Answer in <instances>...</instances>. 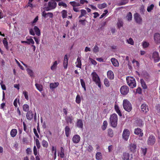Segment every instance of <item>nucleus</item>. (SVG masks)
Wrapping results in <instances>:
<instances>
[{
  "mask_svg": "<svg viewBox=\"0 0 160 160\" xmlns=\"http://www.w3.org/2000/svg\"><path fill=\"white\" fill-rule=\"evenodd\" d=\"M23 94L24 95L25 98L27 100H28V92L26 91H24L23 92Z\"/></svg>",
  "mask_w": 160,
  "mask_h": 160,
  "instance_id": "58",
  "label": "nucleus"
},
{
  "mask_svg": "<svg viewBox=\"0 0 160 160\" xmlns=\"http://www.w3.org/2000/svg\"><path fill=\"white\" fill-rule=\"evenodd\" d=\"M59 154L60 158H62L64 157L65 156L64 153V149L62 147H61L60 148V152Z\"/></svg>",
  "mask_w": 160,
  "mask_h": 160,
  "instance_id": "37",
  "label": "nucleus"
},
{
  "mask_svg": "<svg viewBox=\"0 0 160 160\" xmlns=\"http://www.w3.org/2000/svg\"><path fill=\"white\" fill-rule=\"evenodd\" d=\"M34 114L32 111L30 110L28 111L26 114V117L28 120H31L33 117Z\"/></svg>",
  "mask_w": 160,
  "mask_h": 160,
  "instance_id": "13",
  "label": "nucleus"
},
{
  "mask_svg": "<svg viewBox=\"0 0 160 160\" xmlns=\"http://www.w3.org/2000/svg\"><path fill=\"white\" fill-rule=\"evenodd\" d=\"M29 107L28 105L27 104H24L23 106V109L24 111L25 112H28L29 111Z\"/></svg>",
  "mask_w": 160,
  "mask_h": 160,
  "instance_id": "40",
  "label": "nucleus"
},
{
  "mask_svg": "<svg viewBox=\"0 0 160 160\" xmlns=\"http://www.w3.org/2000/svg\"><path fill=\"white\" fill-rule=\"evenodd\" d=\"M130 132L127 129H124L122 133V138L125 141H127L130 136Z\"/></svg>",
  "mask_w": 160,
  "mask_h": 160,
  "instance_id": "6",
  "label": "nucleus"
},
{
  "mask_svg": "<svg viewBox=\"0 0 160 160\" xmlns=\"http://www.w3.org/2000/svg\"><path fill=\"white\" fill-rule=\"evenodd\" d=\"M68 64V59L67 55H65L64 57L63 61V66L64 68L66 69L67 68Z\"/></svg>",
  "mask_w": 160,
  "mask_h": 160,
  "instance_id": "19",
  "label": "nucleus"
},
{
  "mask_svg": "<svg viewBox=\"0 0 160 160\" xmlns=\"http://www.w3.org/2000/svg\"><path fill=\"white\" fill-rule=\"evenodd\" d=\"M96 158L97 160H101L102 159V154L100 152H98L96 155Z\"/></svg>",
  "mask_w": 160,
  "mask_h": 160,
  "instance_id": "38",
  "label": "nucleus"
},
{
  "mask_svg": "<svg viewBox=\"0 0 160 160\" xmlns=\"http://www.w3.org/2000/svg\"><path fill=\"white\" fill-rule=\"evenodd\" d=\"M42 16L45 18H47L48 16L50 18H52L53 14L52 12H50L46 13L45 11H43L42 12Z\"/></svg>",
  "mask_w": 160,
  "mask_h": 160,
  "instance_id": "17",
  "label": "nucleus"
},
{
  "mask_svg": "<svg viewBox=\"0 0 160 160\" xmlns=\"http://www.w3.org/2000/svg\"><path fill=\"white\" fill-rule=\"evenodd\" d=\"M107 4L104 3L102 4H99L98 5V8L100 9H102L104 8L107 7Z\"/></svg>",
  "mask_w": 160,
  "mask_h": 160,
  "instance_id": "36",
  "label": "nucleus"
},
{
  "mask_svg": "<svg viewBox=\"0 0 160 160\" xmlns=\"http://www.w3.org/2000/svg\"><path fill=\"white\" fill-rule=\"evenodd\" d=\"M152 59L153 60L154 62L155 63L158 62L160 61V57L158 52H154L153 53Z\"/></svg>",
  "mask_w": 160,
  "mask_h": 160,
  "instance_id": "7",
  "label": "nucleus"
},
{
  "mask_svg": "<svg viewBox=\"0 0 160 160\" xmlns=\"http://www.w3.org/2000/svg\"><path fill=\"white\" fill-rule=\"evenodd\" d=\"M81 59V58H80L78 57L77 58V61L75 63L76 64V66L77 67L81 68L82 63Z\"/></svg>",
  "mask_w": 160,
  "mask_h": 160,
  "instance_id": "20",
  "label": "nucleus"
},
{
  "mask_svg": "<svg viewBox=\"0 0 160 160\" xmlns=\"http://www.w3.org/2000/svg\"><path fill=\"white\" fill-rule=\"evenodd\" d=\"M73 118L72 116L68 117L66 119V120L67 123H70L71 124L73 120Z\"/></svg>",
  "mask_w": 160,
  "mask_h": 160,
  "instance_id": "34",
  "label": "nucleus"
},
{
  "mask_svg": "<svg viewBox=\"0 0 160 160\" xmlns=\"http://www.w3.org/2000/svg\"><path fill=\"white\" fill-rule=\"evenodd\" d=\"M17 102H18L19 104L20 103V101L19 99L18 100H17V98H16L13 102V105L15 107H18Z\"/></svg>",
  "mask_w": 160,
  "mask_h": 160,
  "instance_id": "55",
  "label": "nucleus"
},
{
  "mask_svg": "<svg viewBox=\"0 0 160 160\" xmlns=\"http://www.w3.org/2000/svg\"><path fill=\"white\" fill-rule=\"evenodd\" d=\"M120 92L121 94L125 95L127 94L129 91V89L128 86L123 85L120 88Z\"/></svg>",
  "mask_w": 160,
  "mask_h": 160,
  "instance_id": "5",
  "label": "nucleus"
},
{
  "mask_svg": "<svg viewBox=\"0 0 160 160\" xmlns=\"http://www.w3.org/2000/svg\"><path fill=\"white\" fill-rule=\"evenodd\" d=\"M118 118L117 115L114 113L111 115L109 119L111 126L113 128H116L118 124Z\"/></svg>",
  "mask_w": 160,
  "mask_h": 160,
  "instance_id": "1",
  "label": "nucleus"
},
{
  "mask_svg": "<svg viewBox=\"0 0 160 160\" xmlns=\"http://www.w3.org/2000/svg\"><path fill=\"white\" fill-rule=\"evenodd\" d=\"M80 11L81 14L83 16H84L87 13L86 11L84 9H82L80 10Z\"/></svg>",
  "mask_w": 160,
  "mask_h": 160,
  "instance_id": "64",
  "label": "nucleus"
},
{
  "mask_svg": "<svg viewBox=\"0 0 160 160\" xmlns=\"http://www.w3.org/2000/svg\"><path fill=\"white\" fill-rule=\"evenodd\" d=\"M141 109L142 111L146 113L149 111L148 106L145 104H142L141 106Z\"/></svg>",
  "mask_w": 160,
  "mask_h": 160,
  "instance_id": "12",
  "label": "nucleus"
},
{
  "mask_svg": "<svg viewBox=\"0 0 160 160\" xmlns=\"http://www.w3.org/2000/svg\"><path fill=\"white\" fill-rule=\"evenodd\" d=\"M89 59L92 64L94 65H96V64H97V62L95 60L90 58H89Z\"/></svg>",
  "mask_w": 160,
  "mask_h": 160,
  "instance_id": "59",
  "label": "nucleus"
},
{
  "mask_svg": "<svg viewBox=\"0 0 160 160\" xmlns=\"http://www.w3.org/2000/svg\"><path fill=\"white\" fill-rule=\"evenodd\" d=\"M33 132L36 137L37 138H39V135L38 134L37 131L36 129L34 128H33Z\"/></svg>",
  "mask_w": 160,
  "mask_h": 160,
  "instance_id": "62",
  "label": "nucleus"
},
{
  "mask_svg": "<svg viewBox=\"0 0 160 160\" xmlns=\"http://www.w3.org/2000/svg\"><path fill=\"white\" fill-rule=\"evenodd\" d=\"M134 18L136 22L138 24H140L142 22V18L140 15L138 13L134 14Z\"/></svg>",
  "mask_w": 160,
  "mask_h": 160,
  "instance_id": "8",
  "label": "nucleus"
},
{
  "mask_svg": "<svg viewBox=\"0 0 160 160\" xmlns=\"http://www.w3.org/2000/svg\"><path fill=\"white\" fill-rule=\"evenodd\" d=\"M142 153L144 155H145L147 152V148H141Z\"/></svg>",
  "mask_w": 160,
  "mask_h": 160,
  "instance_id": "61",
  "label": "nucleus"
},
{
  "mask_svg": "<svg viewBox=\"0 0 160 160\" xmlns=\"http://www.w3.org/2000/svg\"><path fill=\"white\" fill-rule=\"evenodd\" d=\"M123 24V22L122 20H118V22L117 23V26L119 28H120L121 27H122Z\"/></svg>",
  "mask_w": 160,
  "mask_h": 160,
  "instance_id": "47",
  "label": "nucleus"
},
{
  "mask_svg": "<svg viewBox=\"0 0 160 160\" xmlns=\"http://www.w3.org/2000/svg\"><path fill=\"white\" fill-rule=\"evenodd\" d=\"M59 85L58 82L51 83L50 84V88L51 89H52L57 88Z\"/></svg>",
  "mask_w": 160,
  "mask_h": 160,
  "instance_id": "27",
  "label": "nucleus"
},
{
  "mask_svg": "<svg viewBox=\"0 0 160 160\" xmlns=\"http://www.w3.org/2000/svg\"><path fill=\"white\" fill-rule=\"evenodd\" d=\"M111 60L112 64L114 67H116L119 66V62L116 59L114 58H112Z\"/></svg>",
  "mask_w": 160,
  "mask_h": 160,
  "instance_id": "18",
  "label": "nucleus"
},
{
  "mask_svg": "<svg viewBox=\"0 0 160 160\" xmlns=\"http://www.w3.org/2000/svg\"><path fill=\"white\" fill-rule=\"evenodd\" d=\"M140 82L142 87L144 89H147V87L144 80L143 79H141L140 80Z\"/></svg>",
  "mask_w": 160,
  "mask_h": 160,
  "instance_id": "31",
  "label": "nucleus"
},
{
  "mask_svg": "<svg viewBox=\"0 0 160 160\" xmlns=\"http://www.w3.org/2000/svg\"><path fill=\"white\" fill-rule=\"evenodd\" d=\"M81 138L79 135L78 134L74 135L72 138V141L74 143H78L79 142Z\"/></svg>",
  "mask_w": 160,
  "mask_h": 160,
  "instance_id": "11",
  "label": "nucleus"
},
{
  "mask_svg": "<svg viewBox=\"0 0 160 160\" xmlns=\"http://www.w3.org/2000/svg\"><path fill=\"white\" fill-rule=\"evenodd\" d=\"M123 107L125 110L130 112L132 109V106L130 102L127 99H124L123 102Z\"/></svg>",
  "mask_w": 160,
  "mask_h": 160,
  "instance_id": "3",
  "label": "nucleus"
},
{
  "mask_svg": "<svg viewBox=\"0 0 160 160\" xmlns=\"http://www.w3.org/2000/svg\"><path fill=\"white\" fill-rule=\"evenodd\" d=\"M114 108L116 112L118 114V115L120 117L122 116V114L119 109L118 106L117 105H115L114 106Z\"/></svg>",
  "mask_w": 160,
  "mask_h": 160,
  "instance_id": "26",
  "label": "nucleus"
},
{
  "mask_svg": "<svg viewBox=\"0 0 160 160\" xmlns=\"http://www.w3.org/2000/svg\"><path fill=\"white\" fill-rule=\"evenodd\" d=\"M108 126V122L107 121H104L103 122V125L102 126V129L103 130H105Z\"/></svg>",
  "mask_w": 160,
  "mask_h": 160,
  "instance_id": "35",
  "label": "nucleus"
},
{
  "mask_svg": "<svg viewBox=\"0 0 160 160\" xmlns=\"http://www.w3.org/2000/svg\"><path fill=\"white\" fill-rule=\"evenodd\" d=\"M35 86L37 88L39 91H41L42 90V86L38 83H36Z\"/></svg>",
  "mask_w": 160,
  "mask_h": 160,
  "instance_id": "43",
  "label": "nucleus"
},
{
  "mask_svg": "<svg viewBox=\"0 0 160 160\" xmlns=\"http://www.w3.org/2000/svg\"><path fill=\"white\" fill-rule=\"evenodd\" d=\"M58 63L57 61H55L53 63V64L51 66V69L52 70H54L57 68Z\"/></svg>",
  "mask_w": 160,
  "mask_h": 160,
  "instance_id": "41",
  "label": "nucleus"
},
{
  "mask_svg": "<svg viewBox=\"0 0 160 160\" xmlns=\"http://www.w3.org/2000/svg\"><path fill=\"white\" fill-rule=\"evenodd\" d=\"M156 112L157 114L160 116V104H158L155 106Z\"/></svg>",
  "mask_w": 160,
  "mask_h": 160,
  "instance_id": "29",
  "label": "nucleus"
},
{
  "mask_svg": "<svg viewBox=\"0 0 160 160\" xmlns=\"http://www.w3.org/2000/svg\"><path fill=\"white\" fill-rule=\"evenodd\" d=\"M42 145L43 147L45 148H47L48 146V143L47 141L43 140L42 142Z\"/></svg>",
  "mask_w": 160,
  "mask_h": 160,
  "instance_id": "50",
  "label": "nucleus"
},
{
  "mask_svg": "<svg viewBox=\"0 0 160 160\" xmlns=\"http://www.w3.org/2000/svg\"><path fill=\"white\" fill-rule=\"evenodd\" d=\"M122 158L123 160H131L132 157L129 154L126 152L123 153Z\"/></svg>",
  "mask_w": 160,
  "mask_h": 160,
  "instance_id": "9",
  "label": "nucleus"
},
{
  "mask_svg": "<svg viewBox=\"0 0 160 160\" xmlns=\"http://www.w3.org/2000/svg\"><path fill=\"white\" fill-rule=\"evenodd\" d=\"M27 37L26 38V39L27 40V44H34V42L32 38L30 39H27Z\"/></svg>",
  "mask_w": 160,
  "mask_h": 160,
  "instance_id": "46",
  "label": "nucleus"
},
{
  "mask_svg": "<svg viewBox=\"0 0 160 160\" xmlns=\"http://www.w3.org/2000/svg\"><path fill=\"white\" fill-rule=\"evenodd\" d=\"M70 5L73 7H79L80 6V4L78 2H77L75 1H71L69 2Z\"/></svg>",
  "mask_w": 160,
  "mask_h": 160,
  "instance_id": "30",
  "label": "nucleus"
},
{
  "mask_svg": "<svg viewBox=\"0 0 160 160\" xmlns=\"http://www.w3.org/2000/svg\"><path fill=\"white\" fill-rule=\"evenodd\" d=\"M62 14V17L63 18H65L67 17V11L65 10H63L61 12Z\"/></svg>",
  "mask_w": 160,
  "mask_h": 160,
  "instance_id": "32",
  "label": "nucleus"
},
{
  "mask_svg": "<svg viewBox=\"0 0 160 160\" xmlns=\"http://www.w3.org/2000/svg\"><path fill=\"white\" fill-rule=\"evenodd\" d=\"M77 127L79 128H82L83 126V123L81 119L78 120L77 122Z\"/></svg>",
  "mask_w": 160,
  "mask_h": 160,
  "instance_id": "23",
  "label": "nucleus"
},
{
  "mask_svg": "<svg viewBox=\"0 0 160 160\" xmlns=\"http://www.w3.org/2000/svg\"><path fill=\"white\" fill-rule=\"evenodd\" d=\"M93 149V148L90 145H89L87 148V150L89 152H91L92 151Z\"/></svg>",
  "mask_w": 160,
  "mask_h": 160,
  "instance_id": "63",
  "label": "nucleus"
},
{
  "mask_svg": "<svg viewBox=\"0 0 160 160\" xmlns=\"http://www.w3.org/2000/svg\"><path fill=\"white\" fill-rule=\"evenodd\" d=\"M126 17L127 18V20L128 21H131L132 19V13L130 12H128L127 14Z\"/></svg>",
  "mask_w": 160,
  "mask_h": 160,
  "instance_id": "42",
  "label": "nucleus"
},
{
  "mask_svg": "<svg viewBox=\"0 0 160 160\" xmlns=\"http://www.w3.org/2000/svg\"><path fill=\"white\" fill-rule=\"evenodd\" d=\"M135 134L139 135V136L142 137L143 136L142 131L140 128H137L134 130Z\"/></svg>",
  "mask_w": 160,
  "mask_h": 160,
  "instance_id": "14",
  "label": "nucleus"
},
{
  "mask_svg": "<svg viewBox=\"0 0 160 160\" xmlns=\"http://www.w3.org/2000/svg\"><path fill=\"white\" fill-rule=\"evenodd\" d=\"M142 92V90L141 88H138L136 91V93H138L139 94H141Z\"/></svg>",
  "mask_w": 160,
  "mask_h": 160,
  "instance_id": "60",
  "label": "nucleus"
},
{
  "mask_svg": "<svg viewBox=\"0 0 160 160\" xmlns=\"http://www.w3.org/2000/svg\"><path fill=\"white\" fill-rule=\"evenodd\" d=\"M108 78L110 80L114 79V76L113 72L111 70H109L107 72Z\"/></svg>",
  "mask_w": 160,
  "mask_h": 160,
  "instance_id": "15",
  "label": "nucleus"
},
{
  "mask_svg": "<svg viewBox=\"0 0 160 160\" xmlns=\"http://www.w3.org/2000/svg\"><path fill=\"white\" fill-rule=\"evenodd\" d=\"M99 48L98 47L97 45H95L93 49V52L95 53H96L99 51Z\"/></svg>",
  "mask_w": 160,
  "mask_h": 160,
  "instance_id": "52",
  "label": "nucleus"
},
{
  "mask_svg": "<svg viewBox=\"0 0 160 160\" xmlns=\"http://www.w3.org/2000/svg\"><path fill=\"white\" fill-rule=\"evenodd\" d=\"M65 135L67 137H68L70 134V129L68 126H66L65 128Z\"/></svg>",
  "mask_w": 160,
  "mask_h": 160,
  "instance_id": "21",
  "label": "nucleus"
},
{
  "mask_svg": "<svg viewBox=\"0 0 160 160\" xmlns=\"http://www.w3.org/2000/svg\"><path fill=\"white\" fill-rule=\"evenodd\" d=\"M127 83L131 88H133L136 86V83L135 78L131 77H128L126 78Z\"/></svg>",
  "mask_w": 160,
  "mask_h": 160,
  "instance_id": "2",
  "label": "nucleus"
},
{
  "mask_svg": "<svg viewBox=\"0 0 160 160\" xmlns=\"http://www.w3.org/2000/svg\"><path fill=\"white\" fill-rule=\"evenodd\" d=\"M28 74L30 75L31 77L33 76V72L32 70L29 68H28L26 69Z\"/></svg>",
  "mask_w": 160,
  "mask_h": 160,
  "instance_id": "51",
  "label": "nucleus"
},
{
  "mask_svg": "<svg viewBox=\"0 0 160 160\" xmlns=\"http://www.w3.org/2000/svg\"><path fill=\"white\" fill-rule=\"evenodd\" d=\"M153 37L155 42L156 44L160 43V34L156 33L154 34Z\"/></svg>",
  "mask_w": 160,
  "mask_h": 160,
  "instance_id": "10",
  "label": "nucleus"
},
{
  "mask_svg": "<svg viewBox=\"0 0 160 160\" xmlns=\"http://www.w3.org/2000/svg\"><path fill=\"white\" fill-rule=\"evenodd\" d=\"M17 133V130L16 129H12L10 132V135L13 138L16 136Z\"/></svg>",
  "mask_w": 160,
  "mask_h": 160,
  "instance_id": "25",
  "label": "nucleus"
},
{
  "mask_svg": "<svg viewBox=\"0 0 160 160\" xmlns=\"http://www.w3.org/2000/svg\"><path fill=\"white\" fill-rule=\"evenodd\" d=\"M156 141L155 137L151 135V145H152L154 144Z\"/></svg>",
  "mask_w": 160,
  "mask_h": 160,
  "instance_id": "44",
  "label": "nucleus"
},
{
  "mask_svg": "<svg viewBox=\"0 0 160 160\" xmlns=\"http://www.w3.org/2000/svg\"><path fill=\"white\" fill-rule=\"evenodd\" d=\"M2 42L5 48L7 50L9 49V48L8 45V42L6 38H4L2 40Z\"/></svg>",
  "mask_w": 160,
  "mask_h": 160,
  "instance_id": "24",
  "label": "nucleus"
},
{
  "mask_svg": "<svg viewBox=\"0 0 160 160\" xmlns=\"http://www.w3.org/2000/svg\"><path fill=\"white\" fill-rule=\"evenodd\" d=\"M149 45V43L146 41H143L142 43V46L143 48H147Z\"/></svg>",
  "mask_w": 160,
  "mask_h": 160,
  "instance_id": "53",
  "label": "nucleus"
},
{
  "mask_svg": "<svg viewBox=\"0 0 160 160\" xmlns=\"http://www.w3.org/2000/svg\"><path fill=\"white\" fill-rule=\"evenodd\" d=\"M128 2V0H121L118 3V6H121L126 4Z\"/></svg>",
  "mask_w": 160,
  "mask_h": 160,
  "instance_id": "33",
  "label": "nucleus"
},
{
  "mask_svg": "<svg viewBox=\"0 0 160 160\" xmlns=\"http://www.w3.org/2000/svg\"><path fill=\"white\" fill-rule=\"evenodd\" d=\"M91 75L92 76L93 81L96 83V84L98 85L99 88H100L101 87V82L98 75L95 72H92Z\"/></svg>",
  "mask_w": 160,
  "mask_h": 160,
  "instance_id": "4",
  "label": "nucleus"
},
{
  "mask_svg": "<svg viewBox=\"0 0 160 160\" xmlns=\"http://www.w3.org/2000/svg\"><path fill=\"white\" fill-rule=\"evenodd\" d=\"M48 5L51 9H53L57 7V3L54 1H50L48 2Z\"/></svg>",
  "mask_w": 160,
  "mask_h": 160,
  "instance_id": "16",
  "label": "nucleus"
},
{
  "mask_svg": "<svg viewBox=\"0 0 160 160\" xmlns=\"http://www.w3.org/2000/svg\"><path fill=\"white\" fill-rule=\"evenodd\" d=\"M35 143L36 144V145L38 148V149L40 148V145L39 142V140L37 138L35 140Z\"/></svg>",
  "mask_w": 160,
  "mask_h": 160,
  "instance_id": "56",
  "label": "nucleus"
},
{
  "mask_svg": "<svg viewBox=\"0 0 160 160\" xmlns=\"http://www.w3.org/2000/svg\"><path fill=\"white\" fill-rule=\"evenodd\" d=\"M58 5L59 6H62L65 8H66L67 7V4L62 2H59Z\"/></svg>",
  "mask_w": 160,
  "mask_h": 160,
  "instance_id": "57",
  "label": "nucleus"
},
{
  "mask_svg": "<svg viewBox=\"0 0 160 160\" xmlns=\"http://www.w3.org/2000/svg\"><path fill=\"white\" fill-rule=\"evenodd\" d=\"M80 82L82 87L84 89L85 91L86 90L85 83L82 79H80Z\"/></svg>",
  "mask_w": 160,
  "mask_h": 160,
  "instance_id": "49",
  "label": "nucleus"
},
{
  "mask_svg": "<svg viewBox=\"0 0 160 160\" xmlns=\"http://www.w3.org/2000/svg\"><path fill=\"white\" fill-rule=\"evenodd\" d=\"M104 83L105 85L107 87H108L110 86V83L108 79L105 78L104 80Z\"/></svg>",
  "mask_w": 160,
  "mask_h": 160,
  "instance_id": "48",
  "label": "nucleus"
},
{
  "mask_svg": "<svg viewBox=\"0 0 160 160\" xmlns=\"http://www.w3.org/2000/svg\"><path fill=\"white\" fill-rule=\"evenodd\" d=\"M108 135L110 137H113V132L111 128H109L108 130Z\"/></svg>",
  "mask_w": 160,
  "mask_h": 160,
  "instance_id": "39",
  "label": "nucleus"
},
{
  "mask_svg": "<svg viewBox=\"0 0 160 160\" xmlns=\"http://www.w3.org/2000/svg\"><path fill=\"white\" fill-rule=\"evenodd\" d=\"M127 41L128 43L130 44L131 45H133L134 44V42L133 40L131 38H129V39L127 40Z\"/></svg>",
  "mask_w": 160,
  "mask_h": 160,
  "instance_id": "54",
  "label": "nucleus"
},
{
  "mask_svg": "<svg viewBox=\"0 0 160 160\" xmlns=\"http://www.w3.org/2000/svg\"><path fill=\"white\" fill-rule=\"evenodd\" d=\"M33 29L35 32L36 34L38 36H39L41 34L40 31L39 29L37 26H34Z\"/></svg>",
  "mask_w": 160,
  "mask_h": 160,
  "instance_id": "28",
  "label": "nucleus"
},
{
  "mask_svg": "<svg viewBox=\"0 0 160 160\" xmlns=\"http://www.w3.org/2000/svg\"><path fill=\"white\" fill-rule=\"evenodd\" d=\"M76 102L78 104H79L81 102V98L80 96L78 94L77 95L76 98Z\"/></svg>",
  "mask_w": 160,
  "mask_h": 160,
  "instance_id": "45",
  "label": "nucleus"
},
{
  "mask_svg": "<svg viewBox=\"0 0 160 160\" xmlns=\"http://www.w3.org/2000/svg\"><path fill=\"white\" fill-rule=\"evenodd\" d=\"M129 149L131 151L134 152L136 151V145L134 144H131L130 145Z\"/></svg>",
  "mask_w": 160,
  "mask_h": 160,
  "instance_id": "22",
  "label": "nucleus"
}]
</instances>
